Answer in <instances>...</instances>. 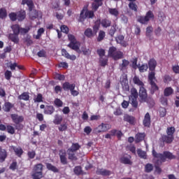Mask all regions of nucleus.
<instances>
[{
  "label": "nucleus",
  "instance_id": "obj_19",
  "mask_svg": "<svg viewBox=\"0 0 179 179\" xmlns=\"http://www.w3.org/2000/svg\"><path fill=\"white\" fill-rule=\"evenodd\" d=\"M96 174H97V176H111V171L107 170V169H98L96 171Z\"/></svg>",
  "mask_w": 179,
  "mask_h": 179
},
{
  "label": "nucleus",
  "instance_id": "obj_31",
  "mask_svg": "<svg viewBox=\"0 0 179 179\" xmlns=\"http://www.w3.org/2000/svg\"><path fill=\"white\" fill-rule=\"evenodd\" d=\"M29 16L31 20H36L38 17V10L35 9L29 11Z\"/></svg>",
  "mask_w": 179,
  "mask_h": 179
},
{
  "label": "nucleus",
  "instance_id": "obj_5",
  "mask_svg": "<svg viewBox=\"0 0 179 179\" xmlns=\"http://www.w3.org/2000/svg\"><path fill=\"white\" fill-rule=\"evenodd\" d=\"M150 19H155V14L152 10H149L146 13L145 15H140L137 17V22L141 24H148Z\"/></svg>",
  "mask_w": 179,
  "mask_h": 179
},
{
  "label": "nucleus",
  "instance_id": "obj_9",
  "mask_svg": "<svg viewBox=\"0 0 179 179\" xmlns=\"http://www.w3.org/2000/svg\"><path fill=\"white\" fill-rule=\"evenodd\" d=\"M138 96L140 103H146L148 101V92L145 87H140Z\"/></svg>",
  "mask_w": 179,
  "mask_h": 179
},
{
  "label": "nucleus",
  "instance_id": "obj_14",
  "mask_svg": "<svg viewBox=\"0 0 179 179\" xmlns=\"http://www.w3.org/2000/svg\"><path fill=\"white\" fill-rule=\"evenodd\" d=\"M11 149L15 152V156H17V157H22L24 153L23 149L22 148L12 145Z\"/></svg>",
  "mask_w": 179,
  "mask_h": 179
},
{
  "label": "nucleus",
  "instance_id": "obj_55",
  "mask_svg": "<svg viewBox=\"0 0 179 179\" xmlns=\"http://www.w3.org/2000/svg\"><path fill=\"white\" fill-rule=\"evenodd\" d=\"M54 104H55V106L56 107L59 108V107H62V106H64V102H62V101H61V99L57 98V99H55V101H54Z\"/></svg>",
  "mask_w": 179,
  "mask_h": 179
},
{
  "label": "nucleus",
  "instance_id": "obj_52",
  "mask_svg": "<svg viewBox=\"0 0 179 179\" xmlns=\"http://www.w3.org/2000/svg\"><path fill=\"white\" fill-rule=\"evenodd\" d=\"M8 16V13L6 12V9L1 8H0V19H5Z\"/></svg>",
  "mask_w": 179,
  "mask_h": 179
},
{
  "label": "nucleus",
  "instance_id": "obj_2",
  "mask_svg": "<svg viewBox=\"0 0 179 179\" xmlns=\"http://www.w3.org/2000/svg\"><path fill=\"white\" fill-rule=\"evenodd\" d=\"M68 38L70 43L67 45V47L73 50V51H76L78 54H80L82 52V51H80V42L78 41L76 38L71 34H68Z\"/></svg>",
  "mask_w": 179,
  "mask_h": 179
},
{
  "label": "nucleus",
  "instance_id": "obj_43",
  "mask_svg": "<svg viewBox=\"0 0 179 179\" xmlns=\"http://www.w3.org/2000/svg\"><path fill=\"white\" fill-rule=\"evenodd\" d=\"M120 83L122 87H125L126 90H129V85H128V79L127 77L124 78L121 81Z\"/></svg>",
  "mask_w": 179,
  "mask_h": 179
},
{
  "label": "nucleus",
  "instance_id": "obj_24",
  "mask_svg": "<svg viewBox=\"0 0 179 179\" xmlns=\"http://www.w3.org/2000/svg\"><path fill=\"white\" fill-rule=\"evenodd\" d=\"M62 121H64L62 115L58 114L55 115V118L53 120V124H55V125H61Z\"/></svg>",
  "mask_w": 179,
  "mask_h": 179
},
{
  "label": "nucleus",
  "instance_id": "obj_12",
  "mask_svg": "<svg viewBox=\"0 0 179 179\" xmlns=\"http://www.w3.org/2000/svg\"><path fill=\"white\" fill-rule=\"evenodd\" d=\"M125 37L123 35H119L115 37V41L117 44H120L122 47H127L128 43L124 41Z\"/></svg>",
  "mask_w": 179,
  "mask_h": 179
},
{
  "label": "nucleus",
  "instance_id": "obj_10",
  "mask_svg": "<svg viewBox=\"0 0 179 179\" xmlns=\"http://www.w3.org/2000/svg\"><path fill=\"white\" fill-rule=\"evenodd\" d=\"M59 156L60 162L63 166L68 164V158L66 157V151L64 149L59 150Z\"/></svg>",
  "mask_w": 179,
  "mask_h": 179
},
{
  "label": "nucleus",
  "instance_id": "obj_25",
  "mask_svg": "<svg viewBox=\"0 0 179 179\" xmlns=\"http://www.w3.org/2000/svg\"><path fill=\"white\" fill-rule=\"evenodd\" d=\"M15 107V104L10 103V102H6L3 106V110L5 111V113H9L10 112V110Z\"/></svg>",
  "mask_w": 179,
  "mask_h": 179
},
{
  "label": "nucleus",
  "instance_id": "obj_35",
  "mask_svg": "<svg viewBox=\"0 0 179 179\" xmlns=\"http://www.w3.org/2000/svg\"><path fill=\"white\" fill-rule=\"evenodd\" d=\"M174 93V90L171 88V87H166L164 90V96L165 97H169V96H171Z\"/></svg>",
  "mask_w": 179,
  "mask_h": 179
},
{
  "label": "nucleus",
  "instance_id": "obj_1",
  "mask_svg": "<svg viewBox=\"0 0 179 179\" xmlns=\"http://www.w3.org/2000/svg\"><path fill=\"white\" fill-rule=\"evenodd\" d=\"M94 1L92 3V9L89 10V5H85L80 11V15L78 18L79 23H85L86 19H93L94 17V12L98 10L100 6H103V1L104 0H91Z\"/></svg>",
  "mask_w": 179,
  "mask_h": 179
},
{
  "label": "nucleus",
  "instance_id": "obj_27",
  "mask_svg": "<svg viewBox=\"0 0 179 179\" xmlns=\"http://www.w3.org/2000/svg\"><path fill=\"white\" fill-rule=\"evenodd\" d=\"M124 121H125L126 122H129L130 125H135V117H134V116L125 115L124 116Z\"/></svg>",
  "mask_w": 179,
  "mask_h": 179
},
{
  "label": "nucleus",
  "instance_id": "obj_50",
  "mask_svg": "<svg viewBox=\"0 0 179 179\" xmlns=\"http://www.w3.org/2000/svg\"><path fill=\"white\" fill-rule=\"evenodd\" d=\"M174 132H176V128L174 127H168L166 129L167 135L174 136Z\"/></svg>",
  "mask_w": 179,
  "mask_h": 179
},
{
  "label": "nucleus",
  "instance_id": "obj_49",
  "mask_svg": "<svg viewBox=\"0 0 179 179\" xmlns=\"http://www.w3.org/2000/svg\"><path fill=\"white\" fill-rule=\"evenodd\" d=\"M73 171L76 176H80L83 173V171H82V166H76L73 169Z\"/></svg>",
  "mask_w": 179,
  "mask_h": 179
},
{
  "label": "nucleus",
  "instance_id": "obj_63",
  "mask_svg": "<svg viewBox=\"0 0 179 179\" xmlns=\"http://www.w3.org/2000/svg\"><path fill=\"white\" fill-rule=\"evenodd\" d=\"M27 156H28V158L30 159H34L36 157V151L34 150L28 151Z\"/></svg>",
  "mask_w": 179,
  "mask_h": 179
},
{
  "label": "nucleus",
  "instance_id": "obj_32",
  "mask_svg": "<svg viewBox=\"0 0 179 179\" xmlns=\"http://www.w3.org/2000/svg\"><path fill=\"white\" fill-rule=\"evenodd\" d=\"M129 65V61L127 59H123L122 63L119 65V69L120 71H125L127 68H128V66Z\"/></svg>",
  "mask_w": 179,
  "mask_h": 179
},
{
  "label": "nucleus",
  "instance_id": "obj_58",
  "mask_svg": "<svg viewBox=\"0 0 179 179\" xmlns=\"http://www.w3.org/2000/svg\"><path fill=\"white\" fill-rule=\"evenodd\" d=\"M4 77L6 80H10V78H12V71L6 70L4 73Z\"/></svg>",
  "mask_w": 179,
  "mask_h": 179
},
{
  "label": "nucleus",
  "instance_id": "obj_48",
  "mask_svg": "<svg viewBox=\"0 0 179 179\" xmlns=\"http://www.w3.org/2000/svg\"><path fill=\"white\" fill-rule=\"evenodd\" d=\"M137 154H138V156H139L141 157V159H147L148 158V155H146V152L143 151L141 149L137 150Z\"/></svg>",
  "mask_w": 179,
  "mask_h": 179
},
{
  "label": "nucleus",
  "instance_id": "obj_4",
  "mask_svg": "<svg viewBox=\"0 0 179 179\" xmlns=\"http://www.w3.org/2000/svg\"><path fill=\"white\" fill-rule=\"evenodd\" d=\"M108 55L110 58H113L114 61H118V59H122L124 58V52L120 50H117V48L111 46L108 50Z\"/></svg>",
  "mask_w": 179,
  "mask_h": 179
},
{
  "label": "nucleus",
  "instance_id": "obj_34",
  "mask_svg": "<svg viewBox=\"0 0 179 179\" xmlns=\"http://www.w3.org/2000/svg\"><path fill=\"white\" fill-rule=\"evenodd\" d=\"M75 152L73 151H69L67 150V154L69 156V160H71V162H76L78 160V157H76V155L75 154Z\"/></svg>",
  "mask_w": 179,
  "mask_h": 179
},
{
  "label": "nucleus",
  "instance_id": "obj_36",
  "mask_svg": "<svg viewBox=\"0 0 179 179\" xmlns=\"http://www.w3.org/2000/svg\"><path fill=\"white\" fill-rule=\"evenodd\" d=\"M46 168L48 169V170H50L53 173H59V169H58V168H57L55 166L52 165V164L47 163Z\"/></svg>",
  "mask_w": 179,
  "mask_h": 179
},
{
  "label": "nucleus",
  "instance_id": "obj_6",
  "mask_svg": "<svg viewBox=\"0 0 179 179\" xmlns=\"http://www.w3.org/2000/svg\"><path fill=\"white\" fill-rule=\"evenodd\" d=\"M109 129H111V124L108 123H101L98 127L93 129L92 134L94 135H99V134L107 132Z\"/></svg>",
  "mask_w": 179,
  "mask_h": 179
},
{
  "label": "nucleus",
  "instance_id": "obj_33",
  "mask_svg": "<svg viewBox=\"0 0 179 179\" xmlns=\"http://www.w3.org/2000/svg\"><path fill=\"white\" fill-rule=\"evenodd\" d=\"M152 153L153 157H155V159H159V160H161V162H163V159H164V157L163 156V154L157 153L155 149L152 150Z\"/></svg>",
  "mask_w": 179,
  "mask_h": 179
},
{
  "label": "nucleus",
  "instance_id": "obj_46",
  "mask_svg": "<svg viewBox=\"0 0 179 179\" xmlns=\"http://www.w3.org/2000/svg\"><path fill=\"white\" fill-rule=\"evenodd\" d=\"M80 51L83 52V55H86L87 57H89L90 54H92V50L89 48H86V47H82Z\"/></svg>",
  "mask_w": 179,
  "mask_h": 179
},
{
  "label": "nucleus",
  "instance_id": "obj_38",
  "mask_svg": "<svg viewBox=\"0 0 179 179\" xmlns=\"http://www.w3.org/2000/svg\"><path fill=\"white\" fill-rule=\"evenodd\" d=\"M11 30H13L14 34H20V25L19 24H13Z\"/></svg>",
  "mask_w": 179,
  "mask_h": 179
},
{
  "label": "nucleus",
  "instance_id": "obj_42",
  "mask_svg": "<svg viewBox=\"0 0 179 179\" xmlns=\"http://www.w3.org/2000/svg\"><path fill=\"white\" fill-rule=\"evenodd\" d=\"M150 85L151 86L150 92L152 94H153L155 92H157V90H159V87L157 86V85L155 83V81H151V83H150Z\"/></svg>",
  "mask_w": 179,
  "mask_h": 179
},
{
  "label": "nucleus",
  "instance_id": "obj_41",
  "mask_svg": "<svg viewBox=\"0 0 179 179\" xmlns=\"http://www.w3.org/2000/svg\"><path fill=\"white\" fill-rule=\"evenodd\" d=\"M72 86H75V84H71L69 82H65L62 85V89L65 91L66 90H71Z\"/></svg>",
  "mask_w": 179,
  "mask_h": 179
},
{
  "label": "nucleus",
  "instance_id": "obj_22",
  "mask_svg": "<svg viewBox=\"0 0 179 179\" xmlns=\"http://www.w3.org/2000/svg\"><path fill=\"white\" fill-rule=\"evenodd\" d=\"M149 69L151 71H154L156 69V66H157V62L155 58H152L148 62Z\"/></svg>",
  "mask_w": 179,
  "mask_h": 179
},
{
  "label": "nucleus",
  "instance_id": "obj_53",
  "mask_svg": "<svg viewBox=\"0 0 179 179\" xmlns=\"http://www.w3.org/2000/svg\"><path fill=\"white\" fill-rule=\"evenodd\" d=\"M8 16L11 22H16L17 20V13H10Z\"/></svg>",
  "mask_w": 179,
  "mask_h": 179
},
{
  "label": "nucleus",
  "instance_id": "obj_23",
  "mask_svg": "<svg viewBox=\"0 0 179 179\" xmlns=\"http://www.w3.org/2000/svg\"><path fill=\"white\" fill-rule=\"evenodd\" d=\"M145 136L146 134L145 133H137L135 136V143H139L140 142H142V141L145 140Z\"/></svg>",
  "mask_w": 179,
  "mask_h": 179
},
{
  "label": "nucleus",
  "instance_id": "obj_11",
  "mask_svg": "<svg viewBox=\"0 0 179 179\" xmlns=\"http://www.w3.org/2000/svg\"><path fill=\"white\" fill-rule=\"evenodd\" d=\"M131 159H132L131 155L125 154L120 158V162L122 164H129V166H132L133 162Z\"/></svg>",
  "mask_w": 179,
  "mask_h": 179
},
{
  "label": "nucleus",
  "instance_id": "obj_17",
  "mask_svg": "<svg viewBox=\"0 0 179 179\" xmlns=\"http://www.w3.org/2000/svg\"><path fill=\"white\" fill-rule=\"evenodd\" d=\"M162 142L164 143H168V144H170V143H173V141H174V136H169V135H163L161 138Z\"/></svg>",
  "mask_w": 179,
  "mask_h": 179
},
{
  "label": "nucleus",
  "instance_id": "obj_16",
  "mask_svg": "<svg viewBox=\"0 0 179 179\" xmlns=\"http://www.w3.org/2000/svg\"><path fill=\"white\" fill-rule=\"evenodd\" d=\"M150 123H151L150 114L149 113H147L144 116V119L143 120V125H144L147 128H149V127H150Z\"/></svg>",
  "mask_w": 179,
  "mask_h": 179
},
{
  "label": "nucleus",
  "instance_id": "obj_62",
  "mask_svg": "<svg viewBox=\"0 0 179 179\" xmlns=\"http://www.w3.org/2000/svg\"><path fill=\"white\" fill-rule=\"evenodd\" d=\"M58 129L60 132H64V131H66L68 129V125L66 123L60 124V126L58 127Z\"/></svg>",
  "mask_w": 179,
  "mask_h": 179
},
{
  "label": "nucleus",
  "instance_id": "obj_57",
  "mask_svg": "<svg viewBox=\"0 0 179 179\" xmlns=\"http://www.w3.org/2000/svg\"><path fill=\"white\" fill-rule=\"evenodd\" d=\"M145 173H150L153 171V165L151 164H147L145 166Z\"/></svg>",
  "mask_w": 179,
  "mask_h": 179
},
{
  "label": "nucleus",
  "instance_id": "obj_26",
  "mask_svg": "<svg viewBox=\"0 0 179 179\" xmlns=\"http://www.w3.org/2000/svg\"><path fill=\"white\" fill-rule=\"evenodd\" d=\"M163 156H164L163 162H166V159H169V160H173V159H176L175 155H173V153L169 151H164L163 152Z\"/></svg>",
  "mask_w": 179,
  "mask_h": 179
},
{
  "label": "nucleus",
  "instance_id": "obj_3",
  "mask_svg": "<svg viewBox=\"0 0 179 179\" xmlns=\"http://www.w3.org/2000/svg\"><path fill=\"white\" fill-rule=\"evenodd\" d=\"M99 29H100V21L96 20L94 22V26L92 27V29L91 28H87V29H85L84 34L88 38H92V37H94V36H96Z\"/></svg>",
  "mask_w": 179,
  "mask_h": 179
},
{
  "label": "nucleus",
  "instance_id": "obj_39",
  "mask_svg": "<svg viewBox=\"0 0 179 179\" xmlns=\"http://www.w3.org/2000/svg\"><path fill=\"white\" fill-rule=\"evenodd\" d=\"M19 100H24V101H29L30 100V95L29 92H23L22 94L18 96Z\"/></svg>",
  "mask_w": 179,
  "mask_h": 179
},
{
  "label": "nucleus",
  "instance_id": "obj_15",
  "mask_svg": "<svg viewBox=\"0 0 179 179\" xmlns=\"http://www.w3.org/2000/svg\"><path fill=\"white\" fill-rule=\"evenodd\" d=\"M22 5H27L28 6V10L30 12L31 10H34V2H33V0H25L22 1Z\"/></svg>",
  "mask_w": 179,
  "mask_h": 179
},
{
  "label": "nucleus",
  "instance_id": "obj_28",
  "mask_svg": "<svg viewBox=\"0 0 179 179\" xmlns=\"http://www.w3.org/2000/svg\"><path fill=\"white\" fill-rule=\"evenodd\" d=\"M26 19V11L20 10L17 13V20L18 22H23Z\"/></svg>",
  "mask_w": 179,
  "mask_h": 179
},
{
  "label": "nucleus",
  "instance_id": "obj_44",
  "mask_svg": "<svg viewBox=\"0 0 179 179\" xmlns=\"http://www.w3.org/2000/svg\"><path fill=\"white\" fill-rule=\"evenodd\" d=\"M104 37H106V32L103 30H100L96 40L99 42L103 41V40H104Z\"/></svg>",
  "mask_w": 179,
  "mask_h": 179
},
{
  "label": "nucleus",
  "instance_id": "obj_37",
  "mask_svg": "<svg viewBox=\"0 0 179 179\" xmlns=\"http://www.w3.org/2000/svg\"><path fill=\"white\" fill-rule=\"evenodd\" d=\"M133 82L134 85H137L138 86H140V87H144L145 84H143V82H142L139 77L135 76L133 78Z\"/></svg>",
  "mask_w": 179,
  "mask_h": 179
},
{
  "label": "nucleus",
  "instance_id": "obj_64",
  "mask_svg": "<svg viewBox=\"0 0 179 179\" xmlns=\"http://www.w3.org/2000/svg\"><path fill=\"white\" fill-rule=\"evenodd\" d=\"M149 66H148V64H143L142 66H140L138 67V69L140 72L143 73V72H146Z\"/></svg>",
  "mask_w": 179,
  "mask_h": 179
},
{
  "label": "nucleus",
  "instance_id": "obj_7",
  "mask_svg": "<svg viewBox=\"0 0 179 179\" xmlns=\"http://www.w3.org/2000/svg\"><path fill=\"white\" fill-rule=\"evenodd\" d=\"M138 90L136 88H132L131 90V95L129 96V100L131 101L132 107L134 108H138Z\"/></svg>",
  "mask_w": 179,
  "mask_h": 179
},
{
  "label": "nucleus",
  "instance_id": "obj_29",
  "mask_svg": "<svg viewBox=\"0 0 179 179\" xmlns=\"http://www.w3.org/2000/svg\"><path fill=\"white\" fill-rule=\"evenodd\" d=\"M81 146L79 145V143H73L71 148H69L67 150L69 152H76L79 149H80Z\"/></svg>",
  "mask_w": 179,
  "mask_h": 179
},
{
  "label": "nucleus",
  "instance_id": "obj_47",
  "mask_svg": "<svg viewBox=\"0 0 179 179\" xmlns=\"http://www.w3.org/2000/svg\"><path fill=\"white\" fill-rule=\"evenodd\" d=\"M108 12L110 15L115 16V17H117V16L120 15V12H118L117 8H108Z\"/></svg>",
  "mask_w": 179,
  "mask_h": 179
},
{
  "label": "nucleus",
  "instance_id": "obj_60",
  "mask_svg": "<svg viewBox=\"0 0 179 179\" xmlns=\"http://www.w3.org/2000/svg\"><path fill=\"white\" fill-rule=\"evenodd\" d=\"M96 53L99 58H103L106 55V50L104 49H98L96 50Z\"/></svg>",
  "mask_w": 179,
  "mask_h": 179
},
{
  "label": "nucleus",
  "instance_id": "obj_21",
  "mask_svg": "<svg viewBox=\"0 0 179 179\" xmlns=\"http://www.w3.org/2000/svg\"><path fill=\"white\" fill-rule=\"evenodd\" d=\"M8 39L15 44H19V34H9Z\"/></svg>",
  "mask_w": 179,
  "mask_h": 179
},
{
  "label": "nucleus",
  "instance_id": "obj_8",
  "mask_svg": "<svg viewBox=\"0 0 179 179\" xmlns=\"http://www.w3.org/2000/svg\"><path fill=\"white\" fill-rule=\"evenodd\" d=\"M41 110H43V113L45 115H52L54 113H55V108L52 105H44L41 104L40 106Z\"/></svg>",
  "mask_w": 179,
  "mask_h": 179
},
{
  "label": "nucleus",
  "instance_id": "obj_40",
  "mask_svg": "<svg viewBox=\"0 0 179 179\" xmlns=\"http://www.w3.org/2000/svg\"><path fill=\"white\" fill-rule=\"evenodd\" d=\"M129 8L131 10H134V12H138V4H136V1H130Z\"/></svg>",
  "mask_w": 179,
  "mask_h": 179
},
{
  "label": "nucleus",
  "instance_id": "obj_13",
  "mask_svg": "<svg viewBox=\"0 0 179 179\" xmlns=\"http://www.w3.org/2000/svg\"><path fill=\"white\" fill-rule=\"evenodd\" d=\"M10 117H11L12 121L15 124H20V122H23V121H24V117H23V116H19L16 114H11Z\"/></svg>",
  "mask_w": 179,
  "mask_h": 179
},
{
  "label": "nucleus",
  "instance_id": "obj_51",
  "mask_svg": "<svg viewBox=\"0 0 179 179\" xmlns=\"http://www.w3.org/2000/svg\"><path fill=\"white\" fill-rule=\"evenodd\" d=\"M156 73L155 71H151L148 74V80L150 83L155 82L154 80H156V77H155Z\"/></svg>",
  "mask_w": 179,
  "mask_h": 179
},
{
  "label": "nucleus",
  "instance_id": "obj_45",
  "mask_svg": "<svg viewBox=\"0 0 179 179\" xmlns=\"http://www.w3.org/2000/svg\"><path fill=\"white\" fill-rule=\"evenodd\" d=\"M115 31H117V24H115L111 26L108 34L110 35V37H114Z\"/></svg>",
  "mask_w": 179,
  "mask_h": 179
},
{
  "label": "nucleus",
  "instance_id": "obj_61",
  "mask_svg": "<svg viewBox=\"0 0 179 179\" xmlns=\"http://www.w3.org/2000/svg\"><path fill=\"white\" fill-rule=\"evenodd\" d=\"M75 87H76V85H72L71 90H70L72 96H73L74 97H76V96H79V92L75 90Z\"/></svg>",
  "mask_w": 179,
  "mask_h": 179
},
{
  "label": "nucleus",
  "instance_id": "obj_59",
  "mask_svg": "<svg viewBox=\"0 0 179 179\" xmlns=\"http://www.w3.org/2000/svg\"><path fill=\"white\" fill-rule=\"evenodd\" d=\"M10 170H12V171H15V170H17V162L16 161L13 162L10 166Z\"/></svg>",
  "mask_w": 179,
  "mask_h": 179
},
{
  "label": "nucleus",
  "instance_id": "obj_30",
  "mask_svg": "<svg viewBox=\"0 0 179 179\" xmlns=\"http://www.w3.org/2000/svg\"><path fill=\"white\" fill-rule=\"evenodd\" d=\"M6 157H8V152L5 149H1L0 150V163H3L6 160Z\"/></svg>",
  "mask_w": 179,
  "mask_h": 179
},
{
  "label": "nucleus",
  "instance_id": "obj_18",
  "mask_svg": "<svg viewBox=\"0 0 179 179\" xmlns=\"http://www.w3.org/2000/svg\"><path fill=\"white\" fill-rule=\"evenodd\" d=\"M44 168V165L43 164H36L34 166L33 171L34 173L39 174L40 176H43V169Z\"/></svg>",
  "mask_w": 179,
  "mask_h": 179
},
{
  "label": "nucleus",
  "instance_id": "obj_54",
  "mask_svg": "<svg viewBox=\"0 0 179 179\" xmlns=\"http://www.w3.org/2000/svg\"><path fill=\"white\" fill-rule=\"evenodd\" d=\"M6 129L8 134H10V135H13L15 134V127L11 125H7Z\"/></svg>",
  "mask_w": 179,
  "mask_h": 179
},
{
  "label": "nucleus",
  "instance_id": "obj_20",
  "mask_svg": "<svg viewBox=\"0 0 179 179\" xmlns=\"http://www.w3.org/2000/svg\"><path fill=\"white\" fill-rule=\"evenodd\" d=\"M97 20L99 22V27L100 24H101L102 27H105V29H107V27H110V26H111V21L107 18L103 19L101 20Z\"/></svg>",
  "mask_w": 179,
  "mask_h": 179
},
{
  "label": "nucleus",
  "instance_id": "obj_56",
  "mask_svg": "<svg viewBox=\"0 0 179 179\" xmlns=\"http://www.w3.org/2000/svg\"><path fill=\"white\" fill-rule=\"evenodd\" d=\"M99 64L101 66H106L108 62V59L103 58V57H99Z\"/></svg>",
  "mask_w": 179,
  "mask_h": 179
}]
</instances>
